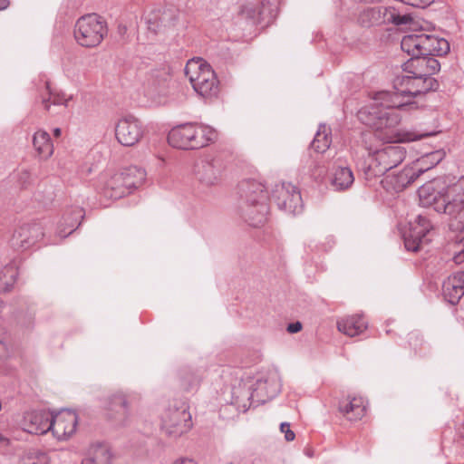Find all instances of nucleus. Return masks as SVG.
<instances>
[{
    "label": "nucleus",
    "instance_id": "f257e3e1",
    "mask_svg": "<svg viewBox=\"0 0 464 464\" xmlns=\"http://www.w3.org/2000/svg\"><path fill=\"white\" fill-rule=\"evenodd\" d=\"M438 87L432 77L416 75L404 76L400 80L396 91L380 92L371 104L358 111L359 120L365 125L383 133L382 139L389 142H411L436 135L438 131H417L394 130L401 117L395 111L408 105L411 99Z\"/></svg>",
    "mask_w": 464,
    "mask_h": 464
},
{
    "label": "nucleus",
    "instance_id": "f03ea898",
    "mask_svg": "<svg viewBox=\"0 0 464 464\" xmlns=\"http://www.w3.org/2000/svg\"><path fill=\"white\" fill-rule=\"evenodd\" d=\"M145 177V171L137 167L108 171L101 178L100 190L105 198L119 199L142 185Z\"/></svg>",
    "mask_w": 464,
    "mask_h": 464
},
{
    "label": "nucleus",
    "instance_id": "7ed1b4c3",
    "mask_svg": "<svg viewBox=\"0 0 464 464\" xmlns=\"http://www.w3.org/2000/svg\"><path fill=\"white\" fill-rule=\"evenodd\" d=\"M185 75L198 95L207 100L218 97L220 83L215 71L206 61L201 58L188 60Z\"/></svg>",
    "mask_w": 464,
    "mask_h": 464
},
{
    "label": "nucleus",
    "instance_id": "20e7f679",
    "mask_svg": "<svg viewBox=\"0 0 464 464\" xmlns=\"http://www.w3.org/2000/svg\"><path fill=\"white\" fill-rule=\"evenodd\" d=\"M217 131L209 126L188 123L173 128L168 135L169 144L180 150H196L217 140Z\"/></svg>",
    "mask_w": 464,
    "mask_h": 464
},
{
    "label": "nucleus",
    "instance_id": "39448f33",
    "mask_svg": "<svg viewBox=\"0 0 464 464\" xmlns=\"http://www.w3.org/2000/svg\"><path fill=\"white\" fill-rule=\"evenodd\" d=\"M108 34L106 20L97 14L81 16L75 23L73 36L76 43L84 48L99 46Z\"/></svg>",
    "mask_w": 464,
    "mask_h": 464
},
{
    "label": "nucleus",
    "instance_id": "423d86ee",
    "mask_svg": "<svg viewBox=\"0 0 464 464\" xmlns=\"http://www.w3.org/2000/svg\"><path fill=\"white\" fill-rule=\"evenodd\" d=\"M373 129L377 132L380 140L385 143H390L382 139L383 133L377 130L375 128ZM362 142L365 149L369 151V154L374 156V160L380 167L379 172L386 171L397 166L404 160L406 155L405 149L401 146L387 145L379 149L376 144L378 142L376 134L372 132L362 134Z\"/></svg>",
    "mask_w": 464,
    "mask_h": 464
},
{
    "label": "nucleus",
    "instance_id": "0eeeda50",
    "mask_svg": "<svg viewBox=\"0 0 464 464\" xmlns=\"http://www.w3.org/2000/svg\"><path fill=\"white\" fill-rule=\"evenodd\" d=\"M145 135L142 121L134 115L128 114L118 119L114 126L116 140L124 147L139 144Z\"/></svg>",
    "mask_w": 464,
    "mask_h": 464
},
{
    "label": "nucleus",
    "instance_id": "6e6552de",
    "mask_svg": "<svg viewBox=\"0 0 464 464\" xmlns=\"http://www.w3.org/2000/svg\"><path fill=\"white\" fill-rule=\"evenodd\" d=\"M161 427L169 436H181L192 427L190 413L185 407L168 409L162 415Z\"/></svg>",
    "mask_w": 464,
    "mask_h": 464
},
{
    "label": "nucleus",
    "instance_id": "1a4fd4ad",
    "mask_svg": "<svg viewBox=\"0 0 464 464\" xmlns=\"http://www.w3.org/2000/svg\"><path fill=\"white\" fill-rule=\"evenodd\" d=\"M432 226L422 216H418L410 222V231L405 237V246L408 250L418 251L431 240Z\"/></svg>",
    "mask_w": 464,
    "mask_h": 464
},
{
    "label": "nucleus",
    "instance_id": "9d476101",
    "mask_svg": "<svg viewBox=\"0 0 464 464\" xmlns=\"http://www.w3.org/2000/svg\"><path fill=\"white\" fill-rule=\"evenodd\" d=\"M78 416L71 410H62L52 416L53 435L59 440H65L72 437L77 429Z\"/></svg>",
    "mask_w": 464,
    "mask_h": 464
},
{
    "label": "nucleus",
    "instance_id": "9b49d317",
    "mask_svg": "<svg viewBox=\"0 0 464 464\" xmlns=\"http://www.w3.org/2000/svg\"><path fill=\"white\" fill-rule=\"evenodd\" d=\"M436 211L456 215L464 211V180L451 187L441 202H438Z\"/></svg>",
    "mask_w": 464,
    "mask_h": 464
},
{
    "label": "nucleus",
    "instance_id": "f8f14e48",
    "mask_svg": "<svg viewBox=\"0 0 464 464\" xmlns=\"http://www.w3.org/2000/svg\"><path fill=\"white\" fill-rule=\"evenodd\" d=\"M417 179L410 165L401 172L387 174L381 181L382 188L388 192H400L406 188Z\"/></svg>",
    "mask_w": 464,
    "mask_h": 464
},
{
    "label": "nucleus",
    "instance_id": "ddd939ff",
    "mask_svg": "<svg viewBox=\"0 0 464 464\" xmlns=\"http://www.w3.org/2000/svg\"><path fill=\"white\" fill-rule=\"evenodd\" d=\"M23 429L34 434H44L52 429V416L47 411H32L25 414Z\"/></svg>",
    "mask_w": 464,
    "mask_h": 464
},
{
    "label": "nucleus",
    "instance_id": "4468645a",
    "mask_svg": "<svg viewBox=\"0 0 464 464\" xmlns=\"http://www.w3.org/2000/svg\"><path fill=\"white\" fill-rule=\"evenodd\" d=\"M339 411L348 420L357 421L365 414L364 399L362 396L348 395L340 401Z\"/></svg>",
    "mask_w": 464,
    "mask_h": 464
},
{
    "label": "nucleus",
    "instance_id": "2eb2a0df",
    "mask_svg": "<svg viewBox=\"0 0 464 464\" xmlns=\"http://www.w3.org/2000/svg\"><path fill=\"white\" fill-rule=\"evenodd\" d=\"M277 204L285 209H292L300 200L301 196L296 187L289 182H283L274 192Z\"/></svg>",
    "mask_w": 464,
    "mask_h": 464
},
{
    "label": "nucleus",
    "instance_id": "dca6fc26",
    "mask_svg": "<svg viewBox=\"0 0 464 464\" xmlns=\"http://www.w3.org/2000/svg\"><path fill=\"white\" fill-rule=\"evenodd\" d=\"M443 295L446 300L455 304L464 295V272L450 276L443 285Z\"/></svg>",
    "mask_w": 464,
    "mask_h": 464
},
{
    "label": "nucleus",
    "instance_id": "f3484780",
    "mask_svg": "<svg viewBox=\"0 0 464 464\" xmlns=\"http://www.w3.org/2000/svg\"><path fill=\"white\" fill-rule=\"evenodd\" d=\"M367 321L361 314L348 315L337 322L338 330L350 337L361 334L367 329Z\"/></svg>",
    "mask_w": 464,
    "mask_h": 464
},
{
    "label": "nucleus",
    "instance_id": "a211bd4d",
    "mask_svg": "<svg viewBox=\"0 0 464 464\" xmlns=\"http://www.w3.org/2000/svg\"><path fill=\"white\" fill-rule=\"evenodd\" d=\"M401 46L411 58L426 55V34H407L402 38Z\"/></svg>",
    "mask_w": 464,
    "mask_h": 464
},
{
    "label": "nucleus",
    "instance_id": "6ab92c4d",
    "mask_svg": "<svg viewBox=\"0 0 464 464\" xmlns=\"http://www.w3.org/2000/svg\"><path fill=\"white\" fill-rule=\"evenodd\" d=\"M445 151L438 150L430 153H427L412 162L410 166L415 172L417 178L423 172L432 169L445 158Z\"/></svg>",
    "mask_w": 464,
    "mask_h": 464
},
{
    "label": "nucleus",
    "instance_id": "aec40b11",
    "mask_svg": "<svg viewBox=\"0 0 464 464\" xmlns=\"http://www.w3.org/2000/svg\"><path fill=\"white\" fill-rule=\"evenodd\" d=\"M33 146L37 155L43 159H49L53 153V144L49 133L44 130L35 131L33 136Z\"/></svg>",
    "mask_w": 464,
    "mask_h": 464
},
{
    "label": "nucleus",
    "instance_id": "412c9836",
    "mask_svg": "<svg viewBox=\"0 0 464 464\" xmlns=\"http://www.w3.org/2000/svg\"><path fill=\"white\" fill-rule=\"evenodd\" d=\"M243 193L252 205L261 204L266 200L267 194L263 184L257 181H248L243 186Z\"/></svg>",
    "mask_w": 464,
    "mask_h": 464
},
{
    "label": "nucleus",
    "instance_id": "4be33fe9",
    "mask_svg": "<svg viewBox=\"0 0 464 464\" xmlns=\"http://www.w3.org/2000/svg\"><path fill=\"white\" fill-rule=\"evenodd\" d=\"M197 180L205 187H210L218 183L219 177L217 169L206 162L198 165L195 171Z\"/></svg>",
    "mask_w": 464,
    "mask_h": 464
},
{
    "label": "nucleus",
    "instance_id": "5701e85b",
    "mask_svg": "<svg viewBox=\"0 0 464 464\" xmlns=\"http://www.w3.org/2000/svg\"><path fill=\"white\" fill-rule=\"evenodd\" d=\"M111 454L105 445L92 446L82 464H110Z\"/></svg>",
    "mask_w": 464,
    "mask_h": 464
},
{
    "label": "nucleus",
    "instance_id": "b1692460",
    "mask_svg": "<svg viewBox=\"0 0 464 464\" xmlns=\"http://www.w3.org/2000/svg\"><path fill=\"white\" fill-rule=\"evenodd\" d=\"M45 90L48 94V98H43L42 104L45 111H49L51 105H63L67 107L70 102L72 100V95H67L66 93L60 91L51 90L49 82H45Z\"/></svg>",
    "mask_w": 464,
    "mask_h": 464
},
{
    "label": "nucleus",
    "instance_id": "393cba45",
    "mask_svg": "<svg viewBox=\"0 0 464 464\" xmlns=\"http://www.w3.org/2000/svg\"><path fill=\"white\" fill-rule=\"evenodd\" d=\"M450 51V44L444 38L426 34V55H445Z\"/></svg>",
    "mask_w": 464,
    "mask_h": 464
},
{
    "label": "nucleus",
    "instance_id": "a878e982",
    "mask_svg": "<svg viewBox=\"0 0 464 464\" xmlns=\"http://www.w3.org/2000/svg\"><path fill=\"white\" fill-rule=\"evenodd\" d=\"M353 180V174L349 168L339 167L334 171L331 183L335 189L343 190L348 188Z\"/></svg>",
    "mask_w": 464,
    "mask_h": 464
},
{
    "label": "nucleus",
    "instance_id": "bb28decb",
    "mask_svg": "<svg viewBox=\"0 0 464 464\" xmlns=\"http://www.w3.org/2000/svg\"><path fill=\"white\" fill-rule=\"evenodd\" d=\"M332 143L331 129L326 125H320L312 142L313 149L317 152L326 151Z\"/></svg>",
    "mask_w": 464,
    "mask_h": 464
},
{
    "label": "nucleus",
    "instance_id": "cd10ccee",
    "mask_svg": "<svg viewBox=\"0 0 464 464\" xmlns=\"http://www.w3.org/2000/svg\"><path fill=\"white\" fill-rule=\"evenodd\" d=\"M419 197L422 205H434L436 210L437 203L441 202V198H445V195L438 193L432 183H427L419 188Z\"/></svg>",
    "mask_w": 464,
    "mask_h": 464
},
{
    "label": "nucleus",
    "instance_id": "c85d7f7f",
    "mask_svg": "<svg viewBox=\"0 0 464 464\" xmlns=\"http://www.w3.org/2000/svg\"><path fill=\"white\" fill-rule=\"evenodd\" d=\"M426 56L427 55H420L411 58L406 63V69L416 76L429 77L428 72H425L427 68H425L426 66L424 65L426 62Z\"/></svg>",
    "mask_w": 464,
    "mask_h": 464
},
{
    "label": "nucleus",
    "instance_id": "c756f323",
    "mask_svg": "<svg viewBox=\"0 0 464 464\" xmlns=\"http://www.w3.org/2000/svg\"><path fill=\"white\" fill-rule=\"evenodd\" d=\"M39 228L36 226L25 225L19 228L15 233L17 239H20L21 246H27L34 241L36 237L33 233L37 232Z\"/></svg>",
    "mask_w": 464,
    "mask_h": 464
},
{
    "label": "nucleus",
    "instance_id": "7c9ffc66",
    "mask_svg": "<svg viewBox=\"0 0 464 464\" xmlns=\"http://www.w3.org/2000/svg\"><path fill=\"white\" fill-rule=\"evenodd\" d=\"M160 24L153 28L156 33H164L167 29L175 28L178 24L179 16L172 12H164L160 18Z\"/></svg>",
    "mask_w": 464,
    "mask_h": 464
},
{
    "label": "nucleus",
    "instance_id": "2f4dec72",
    "mask_svg": "<svg viewBox=\"0 0 464 464\" xmlns=\"http://www.w3.org/2000/svg\"><path fill=\"white\" fill-rule=\"evenodd\" d=\"M16 464H48V458L44 454L28 455L19 459Z\"/></svg>",
    "mask_w": 464,
    "mask_h": 464
},
{
    "label": "nucleus",
    "instance_id": "473e14b6",
    "mask_svg": "<svg viewBox=\"0 0 464 464\" xmlns=\"http://www.w3.org/2000/svg\"><path fill=\"white\" fill-rule=\"evenodd\" d=\"M427 68L425 72H428V76L430 77V75L438 72L440 71V63L437 59H435L432 56H426V62L424 63Z\"/></svg>",
    "mask_w": 464,
    "mask_h": 464
},
{
    "label": "nucleus",
    "instance_id": "72a5a7b5",
    "mask_svg": "<svg viewBox=\"0 0 464 464\" xmlns=\"http://www.w3.org/2000/svg\"><path fill=\"white\" fill-rule=\"evenodd\" d=\"M2 275L3 276H5V275L9 276V279L6 280L5 282H4V284L6 285V287L12 285L15 282L16 272H15V270L14 269L13 266L5 267L4 269V271L2 272Z\"/></svg>",
    "mask_w": 464,
    "mask_h": 464
},
{
    "label": "nucleus",
    "instance_id": "f704fd0d",
    "mask_svg": "<svg viewBox=\"0 0 464 464\" xmlns=\"http://www.w3.org/2000/svg\"><path fill=\"white\" fill-rule=\"evenodd\" d=\"M281 432L285 433V438L287 441H292L295 440V433L290 430V424L287 422H283L280 425Z\"/></svg>",
    "mask_w": 464,
    "mask_h": 464
},
{
    "label": "nucleus",
    "instance_id": "c9c22d12",
    "mask_svg": "<svg viewBox=\"0 0 464 464\" xmlns=\"http://www.w3.org/2000/svg\"><path fill=\"white\" fill-rule=\"evenodd\" d=\"M392 21L397 25L408 24L412 23V17L409 14H398L393 16Z\"/></svg>",
    "mask_w": 464,
    "mask_h": 464
},
{
    "label": "nucleus",
    "instance_id": "e433bc0d",
    "mask_svg": "<svg viewBox=\"0 0 464 464\" xmlns=\"http://www.w3.org/2000/svg\"><path fill=\"white\" fill-rule=\"evenodd\" d=\"M126 402L122 398H117L112 403L111 410H117L118 411L125 412Z\"/></svg>",
    "mask_w": 464,
    "mask_h": 464
},
{
    "label": "nucleus",
    "instance_id": "4c0bfd02",
    "mask_svg": "<svg viewBox=\"0 0 464 464\" xmlns=\"http://www.w3.org/2000/svg\"><path fill=\"white\" fill-rule=\"evenodd\" d=\"M302 330V324L299 322H295L288 324L287 331L291 334L298 333Z\"/></svg>",
    "mask_w": 464,
    "mask_h": 464
},
{
    "label": "nucleus",
    "instance_id": "58836bf2",
    "mask_svg": "<svg viewBox=\"0 0 464 464\" xmlns=\"http://www.w3.org/2000/svg\"><path fill=\"white\" fill-rule=\"evenodd\" d=\"M454 261L457 264L464 262V249L454 256Z\"/></svg>",
    "mask_w": 464,
    "mask_h": 464
},
{
    "label": "nucleus",
    "instance_id": "ea45409f",
    "mask_svg": "<svg viewBox=\"0 0 464 464\" xmlns=\"http://www.w3.org/2000/svg\"><path fill=\"white\" fill-rule=\"evenodd\" d=\"M173 464H197L193 459H179Z\"/></svg>",
    "mask_w": 464,
    "mask_h": 464
},
{
    "label": "nucleus",
    "instance_id": "a19ab883",
    "mask_svg": "<svg viewBox=\"0 0 464 464\" xmlns=\"http://www.w3.org/2000/svg\"><path fill=\"white\" fill-rule=\"evenodd\" d=\"M7 350L5 344L0 341V358L6 355Z\"/></svg>",
    "mask_w": 464,
    "mask_h": 464
},
{
    "label": "nucleus",
    "instance_id": "79ce46f5",
    "mask_svg": "<svg viewBox=\"0 0 464 464\" xmlns=\"http://www.w3.org/2000/svg\"><path fill=\"white\" fill-rule=\"evenodd\" d=\"M8 0H0V10L5 9L8 6Z\"/></svg>",
    "mask_w": 464,
    "mask_h": 464
},
{
    "label": "nucleus",
    "instance_id": "37998d69",
    "mask_svg": "<svg viewBox=\"0 0 464 464\" xmlns=\"http://www.w3.org/2000/svg\"><path fill=\"white\" fill-rule=\"evenodd\" d=\"M61 133H62L61 129L56 128V129L53 130L54 137L59 138L61 136Z\"/></svg>",
    "mask_w": 464,
    "mask_h": 464
},
{
    "label": "nucleus",
    "instance_id": "c03bdc74",
    "mask_svg": "<svg viewBox=\"0 0 464 464\" xmlns=\"http://www.w3.org/2000/svg\"><path fill=\"white\" fill-rule=\"evenodd\" d=\"M7 442V439L0 433V444H5Z\"/></svg>",
    "mask_w": 464,
    "mask_h": 464
},
{
    "label": "nucleus",
    "instance_id": "a18cd8bd",
    "mask_svg": "<svg viewBox=\"0 0 464 464\" xmlns=\"http://www.w3.org/2000/svg\"><path fill=\"white\" fill-rule=\"evenodd\" d=\"M459 434L464 439V424L459 429Z\"/></svg>",
    "mask_w": 464,
    "mask_h": 464
}]
</instances>
